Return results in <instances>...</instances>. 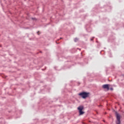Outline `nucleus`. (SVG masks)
Returning a JSON list of instances; mask_svg holds the SVG:
<instances>
[{"mask_svg": "<svg viewBox=\"0 0 124 124\" xmlns=\"http://www.w3.org/2000/svg\"><path fill=\"white\" fill-rule=\"evenodd\" d=\"M78 110L79 116L84 115L85 112L83 111L84 110V106H80L78 108Z\"/></svg>", "mask_w": 124, "mask_h": 124, "instance_id": "nucleus-1", "label": "nucleus"}, {"mask_svg": "<svg viewBox=\"0 0 124 124\" xmlns=\"http://www.w3.org/2000/svg\"><path fill=\"white\" fill-rule=\"evenodd\" d=\"M89 94H90V93L82 92V93H79L78 94V95H80L82 97V98H84L85 99L87 98V97H89Z\"/></svg>", "mask_w": 124, "mask_h": 124, "instance_id": "nucleus-2", "label": "nucleus"}, {"mask_svg": "<svg viewBox=\"0 0 124 124\" xmlns=\"http://www.w3.org/2000/svg\"><path fill=\"white\" fill-rule=\"evenodd\" d=\"M115 115L117 120V124H121V115L117 111H115Z\"/></svg>", "mask_w": 124, "mask_h": 124, "instance_id": "nucleus-3", "label": "nucleus"}, {"mask_svg": "<svg viewBox=\"0 0 124 124\" xmlns=\"http://www.w3.org/2000/svg\"><path fill=\"white\" fill-rule=\"evenodd\" d=\"M109 84H105L102 86L103 89H107V91H109Z\"/></svg>", "mask_w": 124, "mask_h": 124, "instance_id": "nucleus-4", "label": "nucleus"}, {"mask_svg": "<svg viewBox=\"0 0 124 124\" xmlns=\"http://www.w3.org/2000/svg\"><path fill=\"white\" fill-rule=\"evenodd\" d=\"M78 38H76L74 40L75 42H77V41H78Z\"/></svg>", "mask_w": 124, "mask_h": 124, "instance_id": "nucleus-5", "label": "nucleus"}, {"mask_svg": "<svg viewBox=\"0 0 124 124\" xmlns=\"http://www.w3.org/2000/svg\"><path fill=\"white\" fill-rule=\"evenodd\" d=\"M110 91H113V88H110Z\"/></svg>", "mask_w": 124, "mask_h": 124, "instance_id": "nucleus-6", "label": "nucleus"}, {"mask_svg": "<svg viewBox=\"0 0 124 124\" xmlns=\"http://www.w3.org/2000/svg\"><path fill=\"white\" fill-rule=\"evenodd\" d=\"M33 20H34L35 18H32Z\"/></svg>", "mask_w": 124, "mask_h": 124, "instance_id": "nucleus-7", "label": "nucleus"}, {"mask_svg": "<svg viewBox=\"0 0 124 124\" xmlns=\"http://www.w3.org/2000/svg\"><path fill=\"white\" fill-rule=\"evenodd\" d=\"M38 32H39V31H38V32H37V33H38Z\"/></svg>", "mask_w": 124, "mask_h": 124, "instance_id": "nucleus-8", "label": "nucleus"}, {"mask_svg": "<svg viewBox=\"0 0 124 124\" xmlns=\"http://www.w3.org/2000/svg\"><path fill=\"white\" fill-rule=\"evenodd\" d=\"M91 40H93V39H91Z\"/></svg>", "mask_w": 124, "mask_h": 124, "instance_id": "nucleus-9", "label": "nucleus"}]
</instances>
